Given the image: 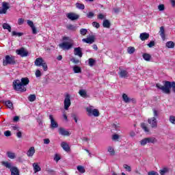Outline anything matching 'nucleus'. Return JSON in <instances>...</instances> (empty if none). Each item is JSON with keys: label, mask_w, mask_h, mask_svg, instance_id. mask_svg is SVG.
Wrapping results in <instances>:
<instances>
[{"label": "nucleus", "mask_w": 175, "mask_h": 175, "mask_svg": "<svg viewBox=\"0 0 175 175\" xmlns=\"http://www.w3.org/2000/svg\"><path fill=\"white\" fill-rule=\"evenodd\" d=\"M87 111L89 116H94V117H99V110L94 109H92L91 108H87Z\"/></svg>", "instance_id": "obj_10"}, {"label": "nucleus", "mask_w": 175, "mask_h": 175, "mask_svg": "<svg viewBox=\"0 0 175 175\" xmlns=\"http://www.w3.org/2000/svg\"><path fill=\"white\" fill-rule=\"evenodd\" d=\"M35 75L36 77H40L42 76V72H40V70H36Z\"/></svg>", "instance_id": "obj_49"}, {"label": "nucleus", "mask_w": 175, "mask_h": 175, "mask_svg": "<svg viewBox=\"0 0 175 175\" xmlns=\"http://www.w3.org/2000/svg\"><path fill=\"white\" fill-rule=\"evenodd\" d=\"M31 28L32 30V33L33 35H36V33H38V31H36V27L35 26H33Z\"/></svg>", "instance_id": "obj_58"}, {"label": "nucleus", "mask_w": 175, "mask_h": 175, "mask_svg": "<svg viewBox=\"0 0 175 175\" xmlns=\"http://www.w3.org/2000/svg\"><path fill=\"white\" fill-rule=\"evenodd\" d=\"M24 35V33L21 32H16L15 31H13L12 32V36H23Z\"/></svg>", "instance_id": "obj_39"}, {"label": "nucleus", "mask_w": 175, "mask_h": 175, "mask_svg": "<svg viewBox=\"0 0 175 175\" xmlns=\"http://www.w3.org/2000/svg\"><path fill=\"white\" fill-rule=\"evenodd\" d=\"M163 85L160 83H157L156 87L158 90H160L163 92V94H167V95L170 94V88H172L173 92L175 94V81H163Z\"/></svg>", "instance_id": "obj_2"}, {"label": "nucleus", "mask_w": 175, "mask_h": 175, "mask_svg": "<svg viewBox=\"0 0 175 175\" xmlns=\"http://www.w3.org/2000/svg\"><path fill=\"white\" fill-rule=\"evenodd\" d=\"M148 142L147 141V137L146 138H144L143 139H142L140 142H139V144H141L142 146H146V144H147Z\"/></svg>", "instance_id": "obj_41"}, {"label": "nucleus", "mask_w": 175, "mask_h": 175, "mask_svg": "<svg viewBox=\"0 0 175 175\" xmlns=\"http://www.w3.org/2000/svg\"><path fill=\"white\" fill-rule=\"evenodd\" d=\"M77 169L78 172H79L80 173H85V169H84V167H83L81 165H78L77 167Z\"/></svg>", "instance_id": "obj_40"}, {"label": "nucleus", "mask_w": 175, "mask_h": 175, "mask_svg": "<svg viewBox=\"0 0 175 175\" xmlns=\"http://www.w3.org/2000/svg\"><path fill=\"white\" fill-rule=\"evenodd\" d=\"M1 165L6 167V169L10 170L11 175H20V170H18V167L13 166V163L9 161H2Z\"/></svg>", "instance_id": "obj_3"}, {"label": "nucleus", "mask_w": 175, "mask_h": 175, "mask_svg": "<svg viewBox=\"0 0 175 175\" xmlns=\"http://www.w3.org/2000/svg\"><path fill=\"white\" fill-rule=\"evenodd\" d=\"M16 137H18V139H21L23 137V133L20 131V130L16 133Z\"/></svg>", "instance_id": "obj_53"}, {"label": "nucleus", "mask_w": 175, "mask_h": 175, "mask_svg": "<svg viewBox=\"0 0 175 175\" xmlns=\"http://www.w3.org/2000/svg\"><path fill=\"white\" fill-rule=\"evenodd\" d=\"M74 54L75 55H78V57H83V52L81 51V47H77L74 49Z\"/></svg>", "instance_id": "obj_16"}, {"label": "nucleus", "mask_w": 175, "mask_h": 175, "mask_svg": "<svg viewBox=\"0 0 175 175\" xmlns=\"http://www.w3.org/2000/svg\"><path fill=\"white\" fill-rule=\"evenodd\" d=\"M16 53L18 55H20L22 57H28V52L27 51V50H25V49L23 47L20 49H17L16 51Z\"/></svg>", "instance_id": "obj_8"}, {"label": "nucleus", "mask_w": 175, "mask_h": 175, "mask_svg": "<svg viewBox=\"0 0 175 175\" xmlns=\"http://www.w3.org/2000/svg\"><path fill=\"white\" fill-rule=\"evenodd\" d=\"M28 100H29V102H35V100H36V95H35V94H30L28 96Z\"/></svg>", "instance_id": "obj_35"}, {"label": "nucleus", "mask_w": 175, "mask_h": 175, "mask_svg": "<svg viewBox=\"0 0 175 175\" xmlns=\"http://www.w3.org/2000/svg\"><path fill=\"white\" fill-rule=\"evenodd\" d=\"M119 75L122 79H126V77H128V71L126 70H121Z\"/></svg>", "instance_id": "obj_21"}, {"label": "nucleus", "mask_w": 175, "mask_h": 175, "mask_svg": "<svg viewBox=\"0 0 175 175\" xmlns=\"http://www.w3.org/2000/svg\"><path fill=\"white\" fill-rule=\"evenodd\" d=\"M87 16L88 18H92V17L94 16V14L92 12H90L88 14H87Z\"/></svg>", "instance_id": "obj_56"}, {"label": "nucleus", "mask_w": 175, "mask_h": 175, "mask_svg": "<svg viewBox=\"0 0 175 175\" xmlns=\"http://www.w3.org/2000/svg\"><path fill=\"white\" fill-rule=\"evenodd\" d=\"M3 29H8L9 32H12V27L8 23H3Z\"/></svg>", "instance_id": "obj_32"}, {"label": "nucleus", "mask_w": 175, "mask_h": 175, "mask_svg": "<svg viewBox=\"0 0 175 175\" xmlns=\"http://www.w3.org/2000/svg\"><path fill=\"white\" fill-rule=\"evenodd\" d=\"M127 51L129 54H133L135 53V47L130 46L128 48Z\"/></svg>", "instance_id": "obj_43"}, {"label": "nucleus", "mask_w": 175, "mask_h": 175, "mask_svg": "<svg viewBox=\"0 0 175 175\" xmlns=\"http://www.w3.org/2000/svg\"><path fill=\"white\" fill-rule=\"evenodd\" d=\"M148 122L151 126V128H157L158 126V122L155 117L148 119Z\"/></svg>", "instance_id": "obj_13"}, {"label": "nucleus", "mask_w": 175, "mask_h": 175, "mask_svg": "<svg viewBox=\"0 0 175 175\" xmlns=\"http://www.w3.org/2000/svg\"><path fill=\"white\" fill-rule=\"evenodd\" d=\"M58 132L59 135H62V136H70V133L62 127L59 128Z\"/></svg>", "instance_id": "obj_15"}, {"label": "nucleus", "mask_w": 175, "mask_h": 175, "mask_svg": "<svg viewBox=\"0 0 175 175\" xmlns=\"http://www.w3.org/2000/svg\"><path fill=\"white\" fill-rule=\"evenodd\" d=\"M80 96L82 98H88L87 92L85 90H80L79 92Z\"/></svg>", "instance_id": "obj_27"}, {"label": "nucleus", "mask_w": 175, "mask_h": 175, "mask_svg": "<svg viewBox=\"0 0 175 175\" xmlns=\"http://www.w3.org/2000/svg\"><path fill=\"white\" fill-rule=\"evenodd\" d=\"M170 170L167 167H163V169L160 170L159 174L160 175H166L169 173Z\"/></svg>", "instance_id": "obj_25"}, {"label": "nucleus", "mask_w": 175, "mask_h": 175, "mask_svg": "<svg viewBox=\"0 0 175 175\" xmlns=\"http://www.w3.org/2000/svg\"><path fill=\"white\" fill-rule=\"evenodd\" d=\"M5 105L7 106V107H8V109H10L11 110H13V109H14V107H13V103H12V101L10 100L5 101Z\"/></svg>", "instance_id": "obj_28"}, {"label": "nucleus", "mask_w": 175, "mask_h": 175, "mask_svg": "<svg viewBox=\"0 0 175 175\" xmlns=\"http://www.w3.org/2000/svg\"><path fill=\"white\" fill-rule=\"evenodd\" d=\"M70 95L66 94L64 99V109L65 110H68L69 107H70Z\"/></svg>", "instance_id": "obj_7"}, {"label": "nucleus", "mask_w": 175, "mask_h": 175, "mask_svg": "<svg viewBox=\"0 0 175 175\" xmlns=\"http://www.w3.org/2000/svg\"><path fill=\"white\" fill-rule=\"evenodd\" d=\"M142 57L145 61L150 62L151 59V55L148 53H144Z\"/></svg>", "instance_id": "obj_29"}, {"label": "nucleus", "mask_w": 175, "mask_h": 175, "mask_svg": "<svg viewBox=\"0 0 175 175\" xmlns=\"http://www.w3.org/2000/svg\"><path fill=\"white\" fill-rule=\"evenodd\" d=\"M27 24L28 26L30 27L31 28H32V27H34L35 25H33V22L32 21H27Z\"/></svg>", "instance_id": "obj_55"}, {"label": "nucleus", "mask_w": 175, "mask_h": 175, "mask_svg": "<svg viewBox=\"0 0 175 175\" xmlns=\"http://www.w3.org/2000/svg\"><path fill=\"white\" fill-rule=\"evenodd\" d=\"M111 25V23H110L109 20L105 19L103 21V27H104V28H110Z\"/></svg>", "instance_id": "obj_24"}, {"label": "nucleus", "mask_w": 175, "mask_h": 175, "mask_svg": "<svg viewBox=\"0 0 175 175\" xmlns=\"http://www.w3.org/2000/svg\"><path fill=\"white\" fill-rule=\"evenodd\" d=\"M3 66L7 65H16V57L13 55H7L3 60Z\"/></svg>", "instance_id": "obj_5"}, {"label": "nucleus", "mask_w": 175, "mask_h": 175, "mask_svg": "<svg viewBox=\"0 0 175 175\" xmlns=\"http://www.w3.org/2000/svg\"><path fill=\"white\" fill-rule=\"evenodd\" d=\"M146 139L148 144L151 143L152 144H155V143L158 142V140H157V138L154 137H146Z\"/></svg>", "instance_id": "obj_23"}, {"label": "nucleus", "mask_w": 175, "mask_h": 175, "mask_svg": "<svg viewBox=\"0 0 175 175\" xmlns=\"http://www.w3.org/2000/svg\"><path fill=\"white\" fill-rule=\"evenodd\" d=\"M148 38H150V34L148 33H142L139 35V38L142 41L147 40V39H148Z\"/></svg>", "instance_id": "obj_19"}, {"label": "nucleus", "mask_w": 175, "mask_h": 175, "mask_svg": "<svg viewBox=\"0 0 175 175\" xmlns=\"http://www.w3.org/2000/svg\"><path fill=\"white\" fill-rule=\"evenodd\" d=\"M148 47L151 49V47H154L155 46V42L150 41V43L148 44Z\"/></svg>", "instance_id": "obj_57"}, {"label": "nucleus", "mask_w": 175, "mask_h": 175, "mask_svg": "<svg viewBox=\"0 0 175 175\" xmlns=\"http://www.w3.org/2000/svg\"><path fill=\"white\" fill-rule=\"evenodd\" d=\"M170 122H171V124H175V116H170Z\"/></svg>", "instance_id": "obj_48"}, {"label": "nucleus", "mask_w": 175, "mask_h": 175, "mask_svg": "<svg viewBox=\"0 0 175 175\" xmlns=\"http://www.w3.org/2000/svg\"><path fill=\"white\" fill-rule=\"evenodd\" d=\"M118 139H120V135H118V134H114L112 136V140H118Z\"/></svg>", "instance_id": "obj_52"}, {"label": "nucleus", "mask_w": 175, "mask_h": 175, "mask_svg": "<svg viewBox=\"0 0 175 175\" xmlns=\"http://www.w3.org/2000/svg\"><path fill=\"white\" fill-rule=\"evenodd\" d=\"M35 154V147L31 146L29 148V150L27 152V157L32 158Z\"/></svg>", "instance_id": "obj_18"}, {"label": "nucleus", "mask_w": 175, "mask_h": 175, "mask_svg": "<svg viewBox=\"0 0 175 175\" xmlns=\"http://www.w3.org/2000/svg\"><path fill=\"white\" fill-rule=\"evenodd\" d=\"M64 42L59 44V47L62 50H70L73 47V41H70L69 37H63Z\"/></svg>", "instance_id": "obj_4"}, {"label": "nucleus", "mask_w": 175, "mask_h": 175, "mask_svg": "<svg viewBox=\"0 0 175 175\" xmlns=\"http://www.w3.org/2000/svg\"><path fill=\"white\" fill-rule=\"evenodd\" d=\"M66 29H68V31H76L77 29V27L73 25H68L66 26Z\"/></svg>", "instance_id": "obj_33"}, {"label": "nucleus", "mask_w": 175, "mask_h": 175, "mask_svg": "<svg viewBox=\"0 0 175 175\" xmlns=\"http://www.w3.org/2000/svg\"><path fill=\"white\" fill-rule=\"evenodd\" d=\"M34 64H35L36 66H42L44 72H46V70L48 69L47 64L46 63L44 59H43V58H42V57L37 58L35 60Z\"/></svg>", "instance_id": "obj_6"}, {"label": "nucleus", "mask_w": 175, "mask_h": 175, "mask_svg": "<svg viewBox=\"0 0 175 175\" xmlns=\"http://www.w3.org/2000/svg\"><path fill=\"white\" fill-rule=\"evenodd\" d=\"M71 62L77 65V64H79V62H80V60L73 57L71 59Z\"/></svg>", "instance_id": "obj_54"}, {"label": "nucleus", "mask_w": 175, "mask_h": 175, "mask_svg": "<svg viewBox=\"0 0 175 175\" xmlns=\"http://www.w3.org/2000/svg\"><path fill=\"white\" fill-rule=\"evenodd\" d=\"M18 25H23V24H24V19L23 18H19L18 20Z\"/></svg>", "instance_id": "obj_60"}, {"label": "nucleus", "mask_w": 175, "mask_h": 175, "mask_svg": "<svg viewBox=\"0 0 175 175\" xmlns=\"http://www.w3.org/2000/svg\"><path fill=\"white\" fill-rule=\"evenodd\" d=\"M4 135L6 137H9L12 136V132H10V131H6L4 132Z\"/></svg>", "instance_id": "obj_50"}, {"label": "nucleus", "mask_w": 175, "mask_h": 175, "mask_svg": "<svg viewBox=\"0 0 175 175\" xmlns=\"http://www.w3.org/2000/svg\"><path fill=\"white\" fill-rule=\"evenodd\" d=\"M61 146L63 150L66 151V152H69V151H70V147H69V144H68V143L63 142H62Z\"/></svg>", "instance_id": "obj_17"}, {"label": "nucleus", "mask_w": 175, "mask_h": 175, "mask_svg": "<svg viewBox=\"0 0 175 175\" xmlns=\"http://www.w3.org/2000/svg\"><path fill=\"white\" fill-rule=\"evenodd\" d=\"M82 42H84V43H88V44H92V43L95 42V36H91L87 38H83Z\"/></svg>", "instance_id": "obj_14"}, {"label": "nucleus", "mask_w": 175, "mask_h": 175, "mask_svg": "<svg viewBox=\"0 0 175 175\" xmlns=\"http://www.w3.org/2000/svg\"><path fill=\"white\" fill-rule=\"evenodd\" d=\"M44 144H50V139H44Z\"/></svg>", "instance_id": "obj_64"}, {"label": "nucleus", "mask_w": 175, "mask_h": 175, "mask_svg": "<svg viewBox=\"0 0 175 175\" xmlns=\"http://www.w3.org/2000/svg\"><path fill=\"white\" fill-rule=\"evenodd\" d=\"M29 84V79L28 77L21 78V81L18 79H16L12 82V86L15 91H18V92H25L27 91V88L25 85H28Z\"/></svg>", "instance_id": "obj_1"}, {"label": "nucleus", "mask_w": 175, "mask_h": 175, "mask_svg": "<svg viewBox=\"0 0 175 175\" xmlns=\"http://www.w3.org/2000/svg\"><path fill=\"white\" fill-rule=\"evenodd\" d=\"M87 32H88V30L87 29H80V33H81V35H83V36L85 35H87Z\"/></svg>", "instance_id": "obj_45"}, {"label": "nucleus", "mask_w": 175, "mask_h": 175, "mask_svg": "<svg viewBox=\"0 0 175 175\" xmlns=\"http://www.w3.org/2000/svg\"><path fill=\"white\" fill-rule=\"evenodd\" d=\"M167 49H174V43L172 41H168L165 44Z\"/></svg>", "instance_id": "obj_30"}, {"label": "nucleus", "mask_w": 175, "mask_h": 175, "mask_svg": "<svg viewBox=\"0 0 175 175\" xmlns=\"http://www.w3.org/2000/svg\"><path fill=\"white\" fill-rule=\"evenodd\" d=\"M159 33L160 36L161 37L163 40H165V27L163 26H161L160 27V31H159Z\"/></svg>", "instance_id": "obj_20"}, {"label": "nucleus", "mask_w": 175, "mask_h": 175, "mask_svg": "<svg viewBox=\"0 0 175 175\" xmlns=\"http://www.w3.org/2000/svg\"><path fill=\"white\" fill-rule=\"evenodd\" d=\"M158 9H159V10H160V12H162V11L165 10V5L163 4H160L158 6Z\"/></svg>", "instance_id": "obj_51"}, {"label": "nucleus", "mask_w": 175, "mask_h": 175, "mask_svg": "<svg viewBox=\"0 0 175 175\" xmlns=\"http://www.w3.org/2000/svg\"><path fill=\"white\" fill-rule=\"evenodd\" d=\"M123 167L127 170V172H132V168L131 166L128 165L127 164H124Z\"/></svg>", "instance_id": "obj_46"}, {"label": "nucleus", "mask_w": 175, "mask_h": 175, "mask_svg": "<svg viewBox=\"0 0 175 175\" xmlns=\"http://www.w3.org/2000/svg\"><path fill=\"white\" fill-rule=\"evenodd\" d=\"M76 7L77 8V9H79L81 10H84L85 6H84V4L83 3H77L76 4Z\"/></svg>", "instance_id": "obj_37"}, {"label": "nucleus", "mask_w": 175, "mask_h": 175, "mask_svg": "<svg viewBox=\"0 0 175 175\" xmlns=\"http://www.w3.org/2000/svg\"><path fill=\"white\" fill-rule=\"evenodd\" d=\"M45 170L49 173V174H54V173H55V171L49 167H46Z\"/></svg>", "instance_id": "obj_44"}, {"label": "nucleus", "mask_w": 175, "mask_h": 175, "mask_svg": "<svg viewBox=\"0 0 175 175\" xmlns=\"http://www.w3.org/2000/svg\"><path fill=\"white\" fill-rule=\"evenodd\" d=\"M9 7V3L3 1L2 3V9L0 10V14H6V12H8V10L10 8Z\"/></svg>", "instance_id": "obj_9"}, {"label": "nucleus", "mask_w": 175, "mask_h": 175, "mask_svg": "<svg viewBox=\"0 0 175 175\" xmlns=\"http://www.w3.org/2000/svg\"><path fill=\"white\" fill-rule=\"evenodd\" d=\"M74 73H81V68L78 66H75L73 67Z\"/></svg>", "instance_id": "obj_34"}, {"label": "nucleus", "mask_w": 175, "mask_h": 175, "mask_svg": "<svg viewBox=\"0 0 175 175\" xmlns=\"http://www.w3.org/2000/svg\"><path fill=\"white\" fill-rule=\"evenodd\" d=\"M148 175H159L158 172L155 171H151L148 172Z\"/></svg>", "instance_id": "obj_61"}, {"label": "nucleus", "mask_w": 175, "mask_h": 175, "mask_svg": "<svg viewBox=\"0 0 175 175\" xmlns=\"http://www.w3.org/2000/svg\"><path fill=\"white\" fill-rule=\"evenodd\" d=\"M88 61H89V62H88V64H89V65L90 66H94V65H95V62H96V61H95V59H94L93 58H90L89 59H88Z\"/></svg>", "instance_id": "obj_42"}, {"label": "nucleus", "mask_w": 175, "mask_h": 175, "mask_svg": "<svg viewBox=\"0 0 175 175\" xmlns=\"http://www.w3.org/2000/svg\"><path fill=\"white\" fill-rule=\"evenodd\" d=\"M33 167L35 173H38V172H40L42 170V168H40V166H39L38 163H33Z\"/></svg>", "instance_id": "obj_22"}, {"label": "nucleus", "mask_w": 175, "mask_h": 175, "mask_svg": "<svg viewBox=\"0 0 175 175\" xmlns=\"http://www.w3.org/2000/svg\"><path fill=\"white\" fill-rule=\"evenodd\" d=\"M67 18L71 20V21H75V20H79L80 16L77 14H75L73 12H70L66 14Z\"/></svg>", "instance_id": "obj_11"}, {"label": "nucleus", "mask_w": 175, "mask_h": 175, "mask_svg": "<svg viewBox=\"0 0 175 175\" xmlns=\"http://www.w3.org/2000/svg\"><path fill=\"white\" fill-rule=\"evenodd\" d=\"M49 120H51V129H55L58 128V123L54 120V116L53 115H49Z\"/></svg>", "instance_id": "obj_12"}, {"label": "nucleus", "mask_w": 175, "mask_h": 175, "mask_svg": "<svg viewBox=\"0 0 175 175\" xmlns=\"http://www.w3.org/2000/svg\"><path fill=\"white\" fill-rule=\"evenodd\" d=\"M19 120H20V117L18 116L14 117V119H13L14 122H18Z\"/></svg>", "instance_id": "obj_62"}, {"label": "nucleus", "mask_w": 175, "mask_h": 175, "mask_svg": "<svg viewBox=\"0 0 175 175\" xmlns=\"http://www.w3.org/2000/svg\"><path fill=\"white\" fill-rule=\"evenodd\" d=\"M141 128L144 131V132H150V130L148 129V127H147V126L146 125V123H141Z\"/></svg>", "instance_id": "obj_36"}, {"label": "nucleus", "mask_w": 175, "mask_h": 175, "mask_svg": "<svg viewBox=\"0 0 175 175\" xmlns=\"http://www.w3.org/2000/svg\"><path fill=\"white\" fill-rule=\"evenodd\" d=\"M92 25L95 28H99V27H100V25H99V23H98L97 22H93Z\"/></svg>", "instance_id": "obj_59"}, {"label": "nucleus", "mask_w": 175, "mask_h": 175, "mask_svg": "<svg viewBox=\"0 0 175 175\" xmlns=\"http://www.w3.org/2000/svg\"><path fill=\"white\" fill-rule=\"evenodd\" d=\"M122 98L124 102H125V103H129L131 102V98L128 97V95H126V94H122Z\"/></svg>", "instance_id": "obj_31"}, {"label": "nucleus", "mask_w": 175, "mask_h": 175, "mask_svg": "<svg viewBox=\"0 0 175 175\" xmlns=\"http://www.w3.org/2000/svg\"><path fill=\"white\" fill-rule=\"evenodd\" d=\"M107 150L111 157H114V155H116V150H114V148L109 146Z\"/></svg>", "instance_id": "obj_26"}, {"label": "nucleus", "mask_w": 175, "mask_h": 175, "mask_svg": "<svg viewBox=\"0 0 175 175\" xmlns=\"http://www.w3.org/2000/svg\"><path fill=\"white\" fill-rule=\"evenodd\" d=\"M152 110H153V116L154 118H158V116H159L158 111L155 109H153Z\"/></svg>", "instance_id": "obj_47"}, {"label": "nucleus", "mask_w": 175, "mask_h": 175, "mask_svg": "<svg viewBox=\"0 0 175 175\" xmlns=\"http://www.w3.org/2000/svg\"><path fill=\"white\" fill-rule=\"evenodd\" d=\"M98 20H103V18H105V15H103V14H99L98 16Z\"/></svg>", "instance_id": "obj_63"}, {"label": "nucleus", "mask_w": 175, "mask_h": 175, "mask_svg": "<svg viewBox=\"0 0 175 175\" xmlns=\"http://www.w3.org/2000/svg\"><path fill=\"white\" fill-rule=\"evenodd\" d=\"M7 155L10 159H14L16 158V154L12 152H8Z\"/></svg>", "instance_id": "obj_38"}]
</instances>
